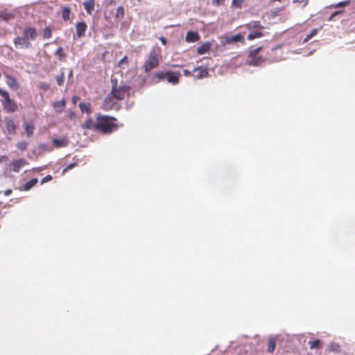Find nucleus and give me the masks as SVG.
Listing matches in <instances>:
<instances>
[{
  "instance_id": "obj_49",
  "label": "nucleus",
  "mask_w": 355,
  "mask_h": 355,
  "mask_svg": "<svg viewBox=\"0 0 355 355\" xmlns=\"http://www.w3.org/2000/svg\"><path fill=\"white\" fill-rule=\"evenodd\" d=\"M11 192L12 191L10 189H7L4 191V195L8 196L11 193Z\"/></svg>"
},
{
  "instance_id": "obj_16",
  "label": "nucleus",
  "mask_w": 355,
  "mask_h": 355,
  "mask_svg": "<svg viewBox=\"0 0 355 355\" xmlns=\"http://www.w3.org/2000/svg\"><path fill=\"white\" fill-rule=\"evenodd\" d=\"M250 33L248 35V39L249 40H252L257 38H260L263 36V34L261 32V30H251L250 31Z\"/></svg>"
},
{
  "instance_id": "obj_48",
  "label": "nucleus",
  "mask_w": 355,
  "mask_h": 355,
  "mask_svg": "<svg viewBox=\"0 0 355 355\" xmlns=\"http://www.w3.org/2000/svg\"><path fill=\"white\" fill-rule=\"evenodd\" d=\"M159 39L161 41V42L162 43V44L165 45L166 44V40L164 37L161 36V37H159Z\"/></svg>"
},
{
  "instance_id": "obj_19",
  "label": "nucleus",
  "mask_w": 355,
  "mask_h": 355,
  "mask_svg": "<svg viewBox=\"0 0 355 355\" xmlns=\"http://www.w3.org/2000/svg\"><path fill=\"white\" fill-rule=\"evenodd\" d=\"M210 47H211V44L209 43H208V42L205 43L198 47L197 52L200 55L205 54L209 51V50L210 49Z\"/></svg>"
},
{
  "instance_id": "obj_53",
  "label": "nucleus",
  "mask_w": 355,
  "mask_h": 355,
  "mask_svg": "<svg viewBox=\"0 0 355 355\" xmlns=\"http://www.w3.org/2000/svg\"><path fill=\"white\" fill-rule=\"evenodd\" d=\"M74 116H75V114L73 113H71V114H70L69 117L71 119H72Z\"/></svg>"
},
{
  "instance_id": "obj_44",
  "label": "nucleus",
  "mask_w": 355,
  "mask_h": 355,
  "mask_svg": "<svg viewBox=\"0 0 355 355\" xmlns=\"http://www.w3.org/2000/svg\"><path fill=\"white\" fill-rule=\"evenodd\" d=\"M225 2V0H212V4L214 6H219L223 4Z\"/></svg>"
},
{
  "instance_id": "obj_52",
  "label": "nucleus",
  "mask_w": 355,
  "mask_h": 355,
  "mask_svg": "<svg viewBox=\"0 0 355 355\" xmlns=\"http://www.w3.org/2000/svg\"><path fill=\"white\" fill-rule=\"evenodd\" d=\"M336 15V13H334L333 15H331V17L329 18V21H331L332 19V18Z\"/></svg>"
},
{
  "instance_id": "obj_12",
  "label": "nucleus",
  "mask_w": 355,
  "mask_h": 355,
  "mask_svg": "<svg viewBox=\"0 0 355 355\" xmlns=\"http://www.w3.org/2000/svg\"><path fill=\"white\" fill-rule=\"evenodd\" d=\"M65 105H66V103L64 99L59 101H55L53 104V108H54L56 114L61 113L62 112V110H64V108L65 107Z\"/></svg>"
},
{
  "instance_id": "obj_50",
  "label": "nucleus",
  "mask_w": 355,
  "mask_h": 355,
  "mask_svg": "<svg viewBox=\"0 0 355 355\" xmlns=\"http://www.w3.org/2000/svg\"><path fill=\"white\" fill-rule=\"evenodd\" d=\"M78 99V97H77V96H73V97L72 98V101H73V103H76V102H77Z\"/></svg>"
},
{
  "instance_id": "obj_32",
  "label": "nucleus",
  "mask_w": 355,
  "mask_h": 355,
  "mask_svg": "<svg viewBox=\"0 0 355 355\" xmlns=\"http://www.w3.org/2000/svg\"><path fill=\"white\" fill-rule=\"evenodd\" d=\"M261 49H262V47L259 46V47L251 49L249 51L248 58H251V57H254V56L257 55V54L261 51Z\"/></svg>"
},
{
  "instance_id": "obj_11",
  "label": "nucleus",
  "mask_w": 355,
  "mask_h": 355,
  "mask_svg": "<svg viewBox=\"0 0 355 355\" xmlns=\"http://www.w3.org/2000/svg\"><path fill=\"white\" fill-rule=\"evenodd\" d=\"M263 60L264 59L261 57L255 55L254 57L249 58L247 63L250 66L257 67L259 66Z\"/></svg>"
},
{
  "instance_id": "obj_15",
  "label": "nucleus",
  "mask_w": 355,
  "mask_h": 355,
  "mask_svg": "<svg viewBox=\"0 0 355 355\" xmlns=\"http://www.w3.org/2000/svg\"><path fill=\"white\" fill-rule=\"evenodd\" d=\"M194 71L196 73L195 76L197 78H202L203 77H206L208 74V71L206 69H204L201 67H196L194 69Z\"/></svg>"
},
{
  "instance_id": "obj_9",
  "label": "nucleus",
  "mask_w": 355,
  "mask_h": 355,
  "mask_svg": "<svg viewBox=\"0 0 355 355\" xmlns=\"http://www.w3.org/2000/svg\"><path fill=\"white\" fill-rule=\"evenodd\" d=\"M87 29V25L85 22L80 21L76 24V30L78 37H80L85 35Z\"/></svg>"
},
{
  "instance_id": "obj_14",
  "label": "nucleus",
  "mask_w": 355,
  "mask_h": 355,
  "mask_svg": "<svg viewBox=\"0 0 355 355\" xmlns=\"http://www.w3.org/2000/svg\"><path fill=\"white\" fill-rule=\"evenodd\" d=\"M239 41H241V42H244V36L243 35L236 34V35H234L227 37L226 38V42L228 44L236 42Z\"/></svg>"
},
{
  "instance_id": "obj_10",
  "label": "nucleus",
  "mask_w": 355,
  "mask_h": 355,
  "mask_svg": "<svg viewBox=\"0 0 355 355\" xmlns=\"http://www.w3.org/2000/svg\"><path fill=\"white\" fill-rule=\"evenodd\" d=\"M52 141L56 148L65 147L68 145V141L66 137L54 138Z\"/></svg>"
},
{
  "instance_id": "obj_21",
  "label": "nucleus",
  "mask_w": 355,
  "mask_h": 355,
  "mask_svg": "<svg viewBox=\"0 0 355 355\" xmlns=\"http://www.w3.org/2000/svg\"><path fill=\"white\" fill-rule=\"evenodd\" d=\"M84 8L88 13H91L92 10H94V0H88L83 3Z\"/></svg>"
},
{
  "instance_id": "obj_18",
  "label": "nucleus",
  "mask_w": 355,
  "mask_h": 355,
  "mask_svg": "<svg viewBox=\"0 0 355 355\" xmlns=\"http://www.w3.org/2000/svg\"><path fill=\"white\" fill-rule=\"evenodd\" d=\"M6 128L9 133H13L15 132L16 125L12 119H7L6 121Z\"/></svg>"
},
{
  "instance_id": "obj_7",
  "label": "nucleus",
  "mask_w": 355,
  "mask_h": 355,
  "mask_svg": "<svg viewBox=\"0 0 355 355\" xmlns=\"http://www.w3.org/2000/svg\"><path fill=\"white\" fill-rule=\"evenodd\" d=\"M2 105L7 112H13L17 109L16 103L11 98L8 101H2Z\"/></svg>"
},
{
  "instance_id": "obj_2",
  "label": "nucleus",
  "mask_w": 355,
  "mask_h": 355,
  "mask_svg": "<svg viewBox=\"0 0 355 355\" xmlns=\"http://www.w3.org/2000/svg\"><path fill=\"white\" fill-rule=\"evenodd\" d=\"M38 33L33 27L28 26L24 28L21 36H17L14 39V45L18 49H28L32 47L30 40H35Z\"/></svg>"
},
{
  "instance_id": "obj_5",
  "label": "nucleus",
  "mask_w": 355,
  "mask_h": 355,
  "mask_svg": "<svg viewBox=\"0 0 355 355\" xmlns=\"http://www.w3.org/2000/svg\"><path fill=\"white\" fill-rule=\"evenodd\" d=\"M28 163L25 159H19L13 160L10 165V169L14 172H19L20 168L27 165Z\"/></svg>"
},
{
  "instance_id": "obj_33",
  "label": "nucleus",
  "mask_w": 355,
  "mask_h": 355,
  "mask_svg": "<svg viewBox=\"0 0 355 355\" xmlns=\"http://www.w3.org/2000/svg\"><path fill=\"white\" fill-rule=\"evenodd\" d=\"M320 343V340H315L309 342V345H310V347L311 349L319 348Z\"/></svg>"
},
{
  "instance_id": "obj_26",
  "label": "nucleus",
  "mask_w": 355,
  "mask_h": 355,
  "mask_svg": "<svg viewBox=\"0 0 355 355\" xmlns=\"http://www.w3.org/2000/svg\"><path fill=\"white\" fill-rule=\"evenodd\" d=\"M0 17L2 18L3 20L8 21L10 19L14 18V15L11 12H1L0 13Z\"/></svg>"
},
{
  "instance_id": "obj_22",
  "label": "nucleus",
  "mask_w": 355,
  "mask_h": 355,
  "mask_svg": "<svg viewBox=\"0 0 355 355\" xmlns=\"http://www.w3.org/2000/svg\"><path fill=\"white\" fill-rule=\"evenodd\" d=\"M37 178H33L30 181L27 182L24 187V189L25 191H28L31 189L33 187H34L37 183Z\"/></svg>"
},
{
  "instance_id": "obj_51",
  "label": "nucleus",
  "mask_w": 355,
  "mask_h": 355,
  "mask_svg": "<svg viewBox=\"0 0 355 355\" xmlns=\"http://www.w3.org/2000/svg\"><path fill=\"white\" fill-rule=\"evenodd\" d=\"M72 76H73V71H72V70L71 69V70L69 71V78H70L71 77H72Z\"/></svg>"
},
{
  "instance_id": "obj_39",
  "label": "nucleus",
  "mask_w": 355,
  "mask_h": 355,
  "mask_svg": "<svg viewBox=\"0 0 355 355\" xmlns=\"http://www.w3.org/2000/svg\"><path fill=\"white\" fill-rule=\"evenodd\" d=\"M64 78V72L62 71L60 73V76H59L56 78L57 83L58 85H62L63 84Z\"/></svg>"
},
{
  "instance_id": "obj_42",
  "label": "nucleus",
  "mask_w": 355,
  "mask_h": 355,
  "mask_svg": "<svg viewBox=\"0 0 355 355\" xmlns=\"http://www.w3.org/2000/svg\"><path fill=\"white\" fill-rule=\"evenodd\" d=\"M17 148L21 150H24L27 147V143L26 141H21V142H19L17 144Z\"/></svg>"
},
{
  "instance_id": "obj_45",
  "label": "nucleus",
  "mask_w": 355,
  "mask_h": 355,
  "mask_svg": "<svg viewBox=\"0 0 355 355\" xmlns=\"http://www.w3.org/2000/svg\"><path fill=\"white\" fill-rule=\"evenodd\" d=\"M51 180H52V176L51 175H48L42 180V184H43L44 182H47Z\"/></svg>"
},
{
  "instance_id": "obj_31",
  "label": "nucleus",
  "mask_w": 355,
  "mask_h": 355,
  "mask_svg": "<svg viewBox=\"0 0 355 355\" xmlns=\"http://www.w3.org/2000/svg\"><path fill=\"white\" fill-rule=\"evenodd\" d=\"M167 71H158L155 73L154 76L159 80H164L166 78Z\"/></svg>"
},
{
  "instance_id": "obj_34",
  "label": "nucleus",
  "mask_w": 355,
  "mask_h": 355,
  "mask_svg": "<svg viewBox=\"0 0 355 355\" xmlns=\"http://www.w3.org/2000/svg\"><path fill=\"white\" fill-rule=\"evenodd\" d=\"M38 88L44 92L47 91L49 89V84L46 83H40L38 84Z\"/></svg>"
},
{
  "instance_id": "obj_8",
  "label": "nucleus",
  "mask_w": 355,
  "mask_h": 355,
  "mask_svg": "<svg viewBox=\"0 0 355 355\" xmlns=\"http://www.w3.org/2000/svg\"><path fill=\"white\" fill-rule=\"evenodd\" d=\"M180 73L171 71H167V76L166 79L168 83H171L172 85H176L179 82Z\"/></svg>"
},
{
  "instance_id": "obj_38",
  "label": "nucleus",
  "mask_w": 355,
  "mask_h": 355,
  "mask_svg": "<svg viewBox=\"0 0 355 355\" xmlns=\"http://www.w3.org/2000/svg\"><path fill=\"white\" fill-rule=\"evenodd\" d=\"M243 0H232V6L236 8H241Z\"/></svg>"
},
{
  "instance_id": "obj_27",
  "label": "nucleus",
  "mask_w": 355,
  "mask_h": 355,
  "mask_svg": "<svg viewBox=\"0 0 355 355\" xmlns=\"http://www.w3.org/2000/svg\"><path fill=\"white\" fill-rule=\"evenodd\" d=\"M318 33V28H314L311 31V32L306 35V37L304 39L303 42H307L309 40H311L313 37L317 35Z\"/></svg>"
},
{
  "instance_id": "obj_25",
  "label": "nucleus",
  "mask_w": 355,
  "mask_h": 355,
  "mask_svg": "<svg viewBox=\"0 0 355 355\" xmlns=\"http://www.w3.org/2000/svg\"><path fill=\"white\" fill-rule=\"evenodd\" d=\"M276 347V339L274 338H270L268 345V352H272Z\"/></svg>"
},
{
  "instance_id": "obj_17",
  "label": "nucleus",
  "mask_w": 355,
  "mask_h": 355,
  "mask_svg": "<svg viewBox=\"0 0 355 355\" xmlns=\"http://www.w3.org/2000/svg\"><path fill=\"white\" fill-rule=\"evenodd\" d=\"M245 27L249 30V31H251V30H253V29H255V30H261L263 28L262 26L261 25L260 22L259 21H252L248 24H246L245 26Z\"/></svg>"
},
{
  "instance_id": "obj_6",
  "label": "nucleus",
  "mask_w": 355,
  "mask_h": 355,
  "mask_svg": "<svg viewBox=\"0 0 355 355\" xmlns=\"http://www.w3.org/2000/svg\"><path fill=\"white\" fill-rule=\"evenodd\" d=\"M6 83L8 87L14 91L17 90L19 88V84L17 79L12 76L6 75Z\"/></svg>"
},
{
  "instance_id": "obj_47",
  "label": "nucleus",
  "mask_w": 355,
  "mask_h": 355,
  "mask_svg": "<svg viewBox=\"0 0 355 355\" xmlns=\"http://www.w3.org/2000/svg\"><path fill=\"white\" fill-rule=\"evenodd\" d=\"M293 3H303L305 6L307 3V0H293Z\"/></svg>"
},
{
  "instance_id": "obj_37",
  "label": "nucleus",
  "mask_w": 355,
  "mask_h": 355,
  "mask_svg": "<svg viewBox=\"0 0 355 355\" xmlns=\"http://www.w3.org/2000/svg\"><path fill=\"white\" fill-rule=\"evenodd\" d=\"M328 349L332 352H338L339 345L336 343H331L328 347Z\"/></svg>"
},
{
  "instance_id": "obj_13",
  "label": "nucleus",
  "mask_w": 355,
  "mask_h": 355,
  "mask_svg": "<svg viewBox=\"0 0 355 355\" xmlns=\"http://www.w3.org/2000/svg\"><path fill=\"white\" fill-rule=\"evenodd\" d=\"M186 41L189 42H195L200 39L198 33L193 31H189L186 35Z\"/></svg>"
},
{
  "instance_id": "obj_35",
  "label": "nucleus",
  "mask_w": 355,
  "mask_h": 355,
  "mask_svg": "<svg viewBox=\"0 0 355 355\" xmlns=\"http://www.w3.org/2000/svg\"><path fill=\"white\" fill-rule=\"evenodd\" d=\"M0 96L3 98V101H8L10 99L8 92L2 89H0Z\"/></svg>"
},
{
  "instance_id": "obj_29",
  "label": "nucleus",
  "mask_w": 355,
  "mask_h": 355,
  "mask_svg": "<svg viewBox=\"0 0 355 355\" xmlns=\"http://www.w3.org/2000/svg\"><path fill=\"white\" fill-rule=\"evenodd\" d=\"M52 33L51 29L49 26H46L44 28V34L43 37L44 39H49L51 37Z\"/></svg>"
},
{
  "instance_id": "obj_30",
  "label": "nucleus",
  "mask_w": 355,
  "mask_h": 355,
  "mask_svg": "<svg viewBox=\"0 0 355 355\" xmlns=\"http://www.w3.org/2000/svg\"><path fill=\"white\" fill-rule=\"evenodd\" d=\"M123 16H124L123 8L122 6H119L116 8V17L122 19V18H123Z\"/></svg>"
},
{
  "instance_id": "obj_55",
  "label": "nucleus",
  "mask_w": 355,
  "mask_h": 355,
  "mask_svg": "<svg viewBox=\"0 0 355 355\" xmlns=\"http://www.w3.org/2000/svg\"><path fill=\"white\" fill-rule=\"evenodd\" d=\"M36 169L38 170V171H41V170L43 169V168L40 167V168H37Z\"/></svg>"
},
{
  "instance_id": "obj_24",
  "label": "nucleus",
  "mask_w": 355,
  "mask_h": 355,
  "mask_svg": "<svg viewBox=\"0 0 355 355\" xmlns=\"http://www.w3.org/2000/svg\"><path fill=\"white\" fill-rule=\"evenodd\" d=\"M79 107L82 112H86L87 114H89L91 112L89 103H80L79 104Z\"/></svg>"
},
{
  "instance_id": "obj_57",
  "label": "nucleus",
  "mask_w": 355,
  "mask_h": 355,
  "mask_svg": "<svg viewBox=\"0 0 355 355\" xmlns=\"http://www.w3.org/2000/svg\"><path fill=\"white\" fill-rule=\"evenodd\" d=\"M272 1H280L281 0H271Z\"/></svg>"
},
{
  "instance_id": "obj_43",
  "label": "nucleus",
  "mask_w": 355,
  "mask_h": 355,
  "mask_svg": "<svg viewBox=\"0 0 355 355\" xmlns=\"http://www.w3.org/2000/svg\"><path fill=\"white\" fill-rule=\"evenodd\" d=\"M75 166H76V162L69 164L65 168L63 169L62 174H64L67 170L73 168Z\"/></svg>"
},
{
  "instance_id": "obj_46",
  "label": "nucleus",
  "mask_w": 355,
  "mask_h": 355,
  "mask_svg": "<svg viewBox=\"0 0 355 355\" xmlns=\"http://www.w3.org/2000/svg\"><path fill=\"white\" fill-rule=\"evenodd\" d=\"M348 3H349V1H342V2L337 3L336 7L338 8V7H341V6H345L347 5Z\"/></svg>"
},
{
  "instance_id": "obj_4",
  "label": "nucleus",
  "mask_w": 355,
  "mask_h": 355,
  "mask_svg": "<svg viewBox=\"0 0 355 355\" xmlns=\"http://www.w3.org/2000/svg\"><path fill=\"white\" fill-rule=\"evenodd\" d=\"M111 119H114L107 116L98 115L97 117V130L104 133L111 132L116 130V125L111 121Z\"/></svg>"
},
{
  "instance_id": "obj_1",
  "label": "nucleus",
  "mask_w": 355,
  "mask_h": 355,
  "mask_svg": "<svg viewBox=\"0 0 355 355\" xmlns=\"http://www.w3.org/2000/svg\"><path fill=\"white\" fill-rule=\"evenodd\" d=\"M130 94V87L128 85L117 86L116 79H112V91L103 103L104 110H110L114 107L116 102L114 100H123L128 97Z\"/></svg>"
},
{
  "instance_id": "obj_20",
  "label": "nucleus",
  "mask_w": 355,
  "mask_h": 355,
  "mask_svg": "<svg viewBox=\"0 0 355 355\" xmlns=\"http://www.w3.org/2000/svg\"><path fill=\"white\" fill-rule=\"evenodd\" d=\"M83 128L87 129H96L97 130V121L95 122L92 119H88L83 125Z\"/></svg>"
},
{
  "instance_id": "obj_56",
  "label": "nucleus",
  "mask_w": 355,
  "mask_h": 355,
  "mask_svg": "<svg viewBox=\"0 0 355 355\" xmlns=\"http://www.w3.org/2000/svg\"><path fill=\"white\" fill-rule=\"evenodd\" d=\"M313 53V51H310L309 53H308V55H310Z\"/></svg>"
},
{
  "instance_id": "obj_28",
  "label": "nucleus",
  "mask_w": 355,
  "mask_h": 355,
  "mask_svg": "<svg viewBox=\"0 0 355 355\" xmlns=\"http://www.w3.org/2000/svg\"><path fill=\"white\" fill-rule=\"evenodd\" d=\"M70 9L67 7L64 8L62 11V17L63 19L68 20L69 19V15H70Z\"/></svg>"
},
{
  "instance_id": "obj_36",
  "label": "nucleus",
  "mask_w": 355,
  "mask_h": 355,
  "mask_svg": "<svg viewBox=\"0 0 355 355\" xmlns=\"http://www.w3.org/2000/svg\"><path fill=\"white\" fill-rule=\"evenodd\" d=\"M39 148L42 150H46V151H51L53 150V146H48L46 144H41L40 146H39Z\"/></svg>"
},
{
  "instance_id": "obj_54",
  "label": "nucleus",
  "mask_w": 355,
  "mask_h": 355,
  "mask_svg": "<svg viewBox=\"0 0 355 355\" xmlns=\"http://www.w3.org/2000/svg\"><path fill=\"white\" fill-rule=\"evenodd\" d=\"M184 73H185L186 74H187V73H188V74H189V73H190V72H189V71H188L187 70H185V71H184Z\"/></svg>"
},
{
  "instance_id": "obj_41",
  "label": "nucleus",
  "mask_w": 355,
  "mask_h": 355,
  "mask_svg": "<svg viewBox=\"0 0 355 355\" xmlns=\"http://www.w3.org/2000/svg\"><path fill=\"white\" fill-rule=\"evenodd\" d=\"M128 58L126 56L123 57L119 62L118 65L120 67H123V65L128 64Z\"/></svg>"
},
{
  "instance_id": "obj_23",
  "label": "nucleus",
  "mask_w": 355,
  "mask_h": 355,
  "mask_svg": "<svg viewBox=\"0 0 355 355\" xmlns=\"http://www.w3.org/2000/svg\"><path fill=\"white\" fill-rule=\"evenodd\" d=\"M24 128L28 137L32 136L33 133L34 125L33 123H25Z\"/></svg>"
},
{
  "instance_id": "obj_40",
  "label": "nucleus",
  "mask_w": 355,
  "mask_h": 355,
  "mask_svg": "<svg viewBox=\"0 0 355 355\" xmlns=\"http://www.w3.org/2000/svg\"><path fill=\"white\" fill-rule=\"evenodd\" d=\"M55 55L59 56L60 58L64 57V53L63 52V49L62 47H58L55 52Z\"/></svg>"
},
{
  "instance_id": "obj_3",
  "label": "nucleus",
  "mask_w": 355,
  "mask_h": 355,
  "mask_svg": "<svg viewBox=\"0 0 355 355\" xmlns=\"http://www.w3.org/2000/svg\"><path fill=\"white\" fill-rule=\"evenodd\" d=\"M160 57V49L154 47L150 53L148 59L145 62L144 68L146 72L150 71L158 66Z\"/></svg>"
}]
</instances>
